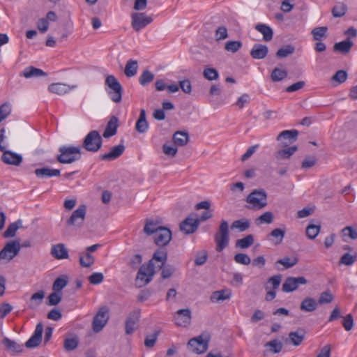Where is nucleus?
Segmentation results:
<instances>
[{
    "label": "nucleus",
    "mask_w": 357,
    "mask_h": 357,
    "mask_svg": "<svg viewBox=\"0 0 357 357\" xmlns=\"http://www.w3.org/2000/svg\"><path fill=\"white\" fill-rule=\"evenodd\" d=\"M59 151L56 160L61 164H71L81 158L80 146L64 145L59 147Z\"/></svg>",
    "instance_id": "f257e3e1"
},
{
    "label": "nucleus",
    "mask_w": 357,
    "mask_h": 357,
    "mask_svg": "<svg viewBox=\"0 0 357 357\" xmlns=\"http://www.w3.org/2000/svg\"><path fill=\"white\" fill-rule=\"evenodd\" d=\"M105 84L108 87L107 93L112 100L116 103L120 102L122 99L123 87L114 75L106 77Z\"/></svg>",
    "instance_id": "f03ea898"
},
{
    "label": "nucleus",
    "mask_w": 357,
    "mask_h": 357,
    "mask_svg": "<svg viewBox=\"0 0 357 357\" xmlns=\"http://www.w3.org/2000/svg\"><path fill=\"white\" fill-rule=\"evenodd\" d=\"M246 202L250 204V208L261 210L267 206V194L264 190H254L246 198Z\"/></svg>",
    "instance_id": "7ed1b4c3"
},
{
    "label": "nucleus",
    "mask_w": 357,
    "mask_h": 357,
    "mask_svg": "<svg viewBox=\"0 0 357 357\" xmlns=\"http://www.w3.org/2000/svg\"><path fill=\"white\" fill-rule=\"evenodd\" d=\"M21 245L17 241H10L6 243L0 251V264H7L13 259L20 252Z\"/></svg>",
    "instance_id": "20e7f679"
},
{
    "label": "nucleus",
    "mask_w": 357,
    "mask_h": 357,
    "mask_svg": "<svg viewBox=\"0 0 357 357\" xmlns=\"http://www.w3.org/2000/svg\"><path fill=\"white\" fill-rule=\"evenodd\" d=\"M214 239L218 252L222 251L229 244V225L226 220H222L221 221L218 231L214 236Z\"/></svg>",
    "instance_id": "39448f33"
},
{
    "label": "nucleus",
    "mask_w": 357,
    "mask_h": 357,
    "mask_svg": "<svg viewBox=\"0 0 357 357\" xmlns=\"http://www.w3.org/2000/svg\"><path fill=\"white\" fill-rule=\"evenodd\" d=\"M155 273V265L152 260H150L147 264H143L139 269L136 282L139 287L144 286L149 283Z\"/></svg>",
    "instance_id": "423d86ee"
},
{
    "label": "nucleus",
    "mask_w": 357,
    "mask_h": 357,
    "mask_svg": "<svg viewBox=\"0 0 357 357\" xmlns=\"http://www.w3.org/2000/svg\"><path fill=\"white\" fill-rule=\"evenodd\" d=\"M83 148L90 152H96L102 146V138L97 130L89 132L83 141Z\"/></svg>",
    "instance_id": "0eeeda50"
},
{
    "label": "nucleus",
    "mask_w": 357,
    "mask_h": 357,
    "mask_svg": "<svg viewBox=\"0 0 357 357\" xmlns=\"http://www.w3.org/2000/svg\"><path fill=\"white\" fill-rule=\"evenodd\" d=\"M152 22V17L147 15L145 13H132L131 14V26L137 32L145 28Z\"/></svg>",
    "instance_id": "6e6552de"
},
{
    "label": "nucleus",
    "mask_w": 357,
    "mask_h": 357,
    "mask_svg": "<svg viewBox=\"0 0 357 357\" xmlns=\"http://www.w3.org/2000/svg\"><path fill=\"white\" fill-rule=\"evenodd\" d=\"M108 319V309L106 307H100L93 318L92 324L93 331L96 333L101 331L107 323Z\"/></svg>",
    "instance_id": "1a4fd4ad"
},
{
    "label": "nucleus",
    "mask_w": 357,
    "mask_h": 357,
    "mask_svg": "<svg viewBox=\"0 0 357 357\" xmlns=\"http://www.w3.org/2000/svg\"><path fill=\"white\" fill-rule=\"evenodd\" d=\"M86 213V206L84 204L80 205L67 220V225L68 226L81 227L84 221Z\"/></svg>",
    "instance_id": "9d476101"
},
{
    "label": "nucleus",
    "mask_w": 357,
    "mask_h": 357,
    "mask_svg": "<svg viewBox=\"0 0 357 357\" xmlns=\"http://www.w3.org/2000/svg\"><path fill=\"white\" fill-rule=\"evenodd\" d=\"M307 283V280L304 277H288L282 284V289L284 292H292L298 289L300 285Z\"/></svg>",
    "instance_id": "9b49d317"
},
{
    "label": "nucleus",
    "mask_w": 357,
    "mask_h": 357,
    "mask_svg": "<svg viewBox=\"0 0 357 357\" xmlns=\"http://www.w3.org/2000/svg\"><path fill=\"white\" fill-rule=\"evenodd\" d=\"M188 346L192 352L203 354L207 350L208 342L206 340H203L202 337H198L191 339L188 342Z\"/></svg>",
    "instance_id": "f8f14e48"
},
{
    "label": "nucleus",
    "mask_w": 357,
    "mask_h": 357,
    "mask_svg": "<svg viewBox=\"0 0 357 357\" xmlns=\"http://www.w3.org/2000/svg\"><path fill=\"white\" fill-rule=\"evenodd\" d=\"M171 239L172 232L169 229L165 227L158 230V232L154 235V241L158 246L167 245Z\"/></svg>",
    "instance_id": "ddd939ff"
},
{
    "label": "nucleus",
    "mask_w": 357,
    "mask_h": 357,
    "mask_svg": "<svg viewBox=\"0 0 357 357\" xmlns=\"http://www.w3.org/2000/svg\"><path fill=\"white\" fill-rule=\"evenodd\" d=\"M174 321L177 326L185 327L190 324L191 311L190 309H181L176 311Z\"/></svg>",
    "instance_id": "4468645a"
},
{
    "label": "nucleus",
    "mask_w": 357,
    "mask_h": 357,
    "mask_svg": "<svg viewBox=\"0 0 357 357\" xmlns=\"http://www.w3.org/2000/svg\"><path fill=\"white\" fill-rule=\"evenodd\" d=\"M1 151L3 153L1 160L5 164L18 166L22 162V157L20 154L8 151L6 149Z\"/></svg>",
    "instance_id": "2eb2a0df"
},
{
    "label": "nucleus",
    "mask_w": 357,
    "mask_h": 357,
    "mask_svg": "<svg viewBox=\"0 0 357 357\" xmlns=\"http://www.w3.org/2000/svg\"><path fill=\"white\" fill-rule=\"evenodd\" d=\"M140 312L139 310L131 312L127 317L125 323L126 333L130 335L134 333L136 328V324L139 319Z\"/></svg>",
    "instance_id": "dca6fc26"
},
{
    "label": "nucleus",
    "mask_w": 357,
    "mask_h": 357,
    "mask_svg": "<svg viewBox=\"0 0 357 357\" xmlns=\"http://www.w3.org/2000/svg\"><path fill=\"white\" fill-rule=\"evenodd\" d=\"M43 331V324L41 323H38L36 325V327L33 334L26 342L25 346L27 348H34V347L38 346L42 340Z\"/></svg>",
    "instance_id": "f3484780"
},
{
    "label": "nucleus",
    "mask_w": 357,
    "mask_h": 357,
    "mask_svg": "<svg viewBox=\"0 0 357 357\" xmlns=\"http://www.w3.org/2000/svg\"><path fill=\"white\" fill-rule=\"evenodd\" d=\"M199 224L197 219L187 218L180 224V229L186 234H190L197 229Z\"/></svg>",
    "instance_id": "a211bd4d"
},
{
    "label": "nucleus",
    "mask_w": 357,
    "mask_h": 357,
    "mask_svg": "<svg viewBox=\"0 0 357 357\" xmlns=\"http://www.w3.org/2000/svg\"><path fill=\"white\" fill-rule=\"evenodd\" d=\"M75 88H77L76 85L70 86L63 83H53L48 86V90L51 93L62 96Z\"/></svg>",
    "instance_id": "6ab92c4d"
},
{
    "label": "nucleus",
    "mask_w": 357,
    "mask_h": 357,
    "mask_svg": "<svg viewBox=\"0 0 357 357\" xmlns=\"http://www.w3.org/2000/svg\"><path fill=\"white\" fill-rule=\"evenodd\" d=\"M51 255L56 259H64L68 258V251L63 243H58L52 245Z\"/></svg>",
    "instance_id": "aec40b11"
},
{
    "label": "nucleus",
    "mask_w": 357,
    "mask_h": 357,
    "mask_svg": "<svg viewBox=\"0 0 357 357\" xmlns=\"http://www.w3.org/2000/svg\"><path fill=\"white\" fill-rule=\"evenodd\" d=\"M124 150V145L119 144L118 146L111 148L109 153L102 155L100 158L103 160L112 161L120 157L123 154Z\"/></svg>",
    "instance_id": "412c9836"
},
{
    "label": "nucleus",
    "mask_w": 357,
    "mask_h": 357,
    "mask_svg": "<svg viewBox=\"0 0 357 357\" xmlns=\"http://www.w3.org/2000/svg\"><path fill=\"white\" fill-rule=\"evenodd\" d=\"M119 119L116 116H112L108 121L105 130L102 134L105 138H109L116 133L119 126Z\"/></svg>",
    "instance_id": "4be33fe9"
},
{
    "label": "nucleus",
    "mask_w": 357,
    "mask_h": 357,
    "mask_svg": "<svg viewBox=\"0 0 357 357\" xmlns=\"http://www.w3.org/2000/svg\"><path fill=\"white\" fill-rule=\"evenodd\" d=\"M231 297V291L229 289H225L213 292L210 299L213 303H218L229 300Z\"/></svg>",
    "instance_id": "5701e85b"
},
{
    "label": "nucleus",
    "mask_w": 357,
    "mask_h": 357,
    "mask_svg": "<svg viewBox=\"0 0 357 357\" xmlns=\"http://www.w3.org/2000/svg\"><path fill=\"white\" fill-rule=\"evenodd\" d=\"M268 47L262 44H255L251 50L250 55L255 59H261L266 56Z\"/></svg>",
    "instance_id": "b1692460"
},
{
    "label": "nucleus",
    "mask_w": 357,
    "mask_h": 357,
    "mask_svg": "<svg viewBox=\"0 0 357 357\" xmlns=\"http://www.w3.org/2000/svg\"><path fill=\"white\" fill-rule=\"evenodd\" d=\"M162 228V227L160 225V222L158 221L146 219L143 231L148 236L155 235L158 232V230Z\"/></svg>",
    "instance_id": "393cba45"
},
{
    "label": "nucleus",
    "mask_w": 357,
    "mask_h": 357,
    "mask_svg": "<svg viewBox=\"0 0 357 357\" xmlns=\"http://www.w3.org/2000/svg\"><path fill=\"white\" fill-rule=\"evenodd\" d=\"M136 130L139 133H145L149 129V123L146 119L144 109H141L139 116L135 125Z\"/></svg>",
    "instance_id": "a878e982"
},
{
    "label": "nucleus",
    "mask_w": 357,
    "mask_h": 357,
    "mask_svg": "<svg viewBox=\"0 0 357 357\" xmlns=\"http://www.w3.org/2000/svg\"><path fill=\"white\" fill-rule=\"evenodd\" d=\"M34 173L36 176L38 178H48L60 176L59 169H50L48 167L36 169L34 171Z\"/></svg>",
    "instance_id": "bb28decb"
},
{
    "label": "nucleus",
    "mask_w": 357,
    "mask_h": 357,
    "mask_svg": "<svg viewBox=\"0 0 357 357\" xmlns=\"http://www.w3.org/2000/svg\"><path fill=\"white\" fill-rule=\"evenodd\" d=\"M311 34L313 40L316 41H322L328 37V27L327 26H317L314 28Z\"/></svg>",
    "instance_id": "cd10ccee"
},
{
    "label": "nucleus",
    "mask_w": 357,
    "mask_h": 357,
    "mask_svg": "<svg viewBox=\"0 0 357 357\" xmlns=\"http://www.w3.org/2000/svg\"><path fill=\"white\" fill-rule=\"evenodd\" d=\"M353 45V42L349 38H347L345 40L336 43L333 46V50L335 52L347 54L350 52Z\"/></svg>",
    "instance_id": "c85d7f7f"
},
{
    "label": "nucleus",
    "mask_w": 357,
    "mask_h": 357,
    "mask_svg": "<svg viewBox=\"0 0 357 357\" xmlns=\"http://www.w3.org/2000/svg\"><path fill=\"white\" fill-rule=\"evenodd\" d=\"M44 298L45 292L43 290L33 294L30 298L29 307L33 310L37 308L42 303Z\"/></svg>",
    "instance_id": "c756f323"
},
{
    "label": "nucleus",
    "mask_w": 357,
    "mask_h": 357,
    "mask_svg": "<svg viewBox=\"0 0 357 357\" xmlns=\"http://www.w3.org/2000/svg\"><path fill=\"white\" fill-rule=\"evenodd\" d=\"M22 75L25 78L38 77L41 76H46L47 73L39 68L33 66L26 68L22 73Z\"/></svg>",
    "instance_id": "7c9ffc66"
},
{
    "label": "nucleus",
    "mask_w": 357,
    "mask_h": 357,
    "mask_svg": "<svg viewBox=\"0 0 357 357\" xmlns=\"http://www.w3.org/2000/svg\"><path fill=\"white\" fill-rule=\"evenodd\" d=\"M173 141L176 146H183L189 141V135L187 132L176 131L173 135Z\"/></svg>",
    "instance_id": "2f4dec72"
},
{
    "label": "nucleus",
    "mask_w": 357,
    "mask_h": 357,
    "mask_svg": "<svg viewBox=\"0 0 357 357\" xmlns=\"http://www.w3.org/2000/svg\"><path fill=\"white\" fill-rule=\"evenodd\" d=\"M317 307V302L315 299L310 297L305 298L301 303L300 308L302 311L311 312Z\"/></svg>",
    "instance_id": "473e14b6"
},
{
    "label": "nucleus",
    "mask_w": 357,
    "mask_h": 357,
    "mask_svg": "<svg viewBox=\"0 0 357 357\" xmlns=\"http://www.w3.org/2000/svg\"><path fill=\"white\" fill-rule=\"evenodd\" d=\"M255 29L263 35V38L265 41H270L272 40L273 32L270 26L264 24H257L255 26Z\"/></svg>",
    "instance_id": "72a5a7b5"
},
{
    "label": "nucleus",
    "mask_w": 357,
    "mask_h": 357,
    "mask_svg": "<svg viewBox=\"0 0 357 357\" xmlns=\"http://www.w3.org/2000/svg\"><path fill=\"white\" fill-rule=\"evenodd\" d=\"M298 132L296 130H284L281 132L277 137L278 141L282 139H289V142L291 143L297 139Z\"/></svg>",
    "instance_id": "f704fd0d"
},
{
    "label": "nucleus",
    "mask_w": 357,
    "mask_h": 357,
    "mask_svg": "<svg viewBox=\"0 0 357 357\" xmlns=\"http://www.w3.org/2000/svg\"><path fill=\"white\" fill-rule=\"evenodd\" d=\"M137 61L136 60L130 59L125 66L124 73L128 77H133L137 74Z\"/></svg>",
    "instance_id": "c9c22d12"
},
{
    "label": "nucleus",
    "mask_w": 357,
    "mask_h": 357,
    "mask_svg": "<svg viewBox=\"0 0 357 357\" xmlns=\"http://www.w3.org/2000/svg\"><path fill=\"white\" fill-rule=\"evenodd\" d=\"M3 344L10 351L15 353H20L23 350V346L18 344L17 342L11 340L8 337H5L3 340Z\"/></svg>",
    "instance_id": "e433bc0d"
},
{
    "label": "nucleus",
    "mask_w": 357,
    "mask_h": 357,
    "mask_svg": "<svg viewBox=\"0 0 357 357\" xmlns=\"http://www.w3.org/2000/svg\"><path fill=\"white\" fill-rule=\"evenodd\" d=\"M297 150V146H293L284 149L279 150L275 153V158L278 160L289 158Z\"/></svg>",
    "instance_id": "4c0bfd02"
},
{
    "label": "nucleus",
    "mask_w": 357,
    "mask_h": 357,
    "mask_svg": "<svg viewBox=\"0 0 357 357\" xmlns=\"http://www.w3.org/2000/svg\"><path fill=\"white\" fill-rule=\"evenodd\" d=\"M289 337L294 346H298L304 340L305 333L302 330L291 332L289 334Z\"/></svg>",
    "instance_id": "58836bf2"
},
{
    "label": "nucleus",
    "mask_w": 357,
    "mask_h": 357,
    "mask_svg": "<svg viewBox=\"0 0 357 357\" xmlns=\"http://www.w3.org/2000/svg\"><path fill=\"white\" fill-rule=\"evenodd\" d=\"M94 261V257L86 251L84 254L79 255V264L82 267L89 268L93 264Z\"/></svg>",
    "instance_id": "ea45409f"
},
{
    "label": "nucleus",
    "mask_w": 357,
    "mask_h": 357,
    "mask_svg": "<svg viewBox=\"0 0 357 357\" xmlns=\"http://www.w3.org/2000/svg\"><path fill=\"white\" fill-rule=\"evenodd\" d=\"M79 344V339L77 336L75 335L71 337H66L63 342V348L67 351H71L75 350Z\"/></svg>",
    "instance_id": "a19ab883"
},
{
    "label": "nucleus",
    "mask_w": 357,
    "mask_h": 357,
    "mask_svg": "<svg viewBox=\"0 0 357 357\" xmlns=\"http://www.w3.org/2000/svg\"><path fill=\"white\" fill-rule=\"evenodd\" d=\"M285 235V231L280 228L273 229L269 236L273 238V243L275 245H278L282 243Z\"/></svg>",
    "instance_id": "79ce46f5"
},
{
    "label": "nucleus",
    "mask_w": 357,
    "mask_h": 357,
    "mask_svg": "<svg viewBox=\"0 0 357 357\" xmlns=\"http://www.w3.org/2000/svg\"><path fill=\"white\" fill-rule=\"evenodd\" d=\"M295 52V47L292 45H287L280 48L276 52V56L278 58H285L291 55Z\"/></svg>",
    "instance_id": "37998d69"
},
{
    "label": "nucleus",
    "mask_w": 357,
    "mask_h": 357,
    "mask_svg": "<svg viewBox=\"0 0 357 357\" xmlns=\"http://www.w3.org/2000/svg\"><path fill=\"white\" fill-rule=\"evenodd\" d=\"M68 284V277L66 275H63L57 278L52 286V289L54 291H61Z\"/></svg>",
    "instance_id": "c03bdc74"
},
{
    "label": "nucleus",
    "mask_w": 357,
    "mask_h": 357,
    "mask_svg": "<svg viewBox=\"0 0 357 357\" xmlns=\"http://www.w3.org/2000/svg\"><path fill=\"white\" fill-rule=\"evenodd\" d=\"M281 275H275L271 277L267 281V283L265 286V289L268 290L270 288L269 285H271L272 289L276 291V289L279 287L281 283Z\"/></svg>",
    "instance_id": "a18cd8bd"
},
{
    "label": "nucleus",
    "mask_w": 357,
    "mask_h": 357,
    "mask_svg": "<svg viewBox=\"0 0 357 357\" xmlns=\"http://www.w3.org/2000/svg\"><path fill=\"white\" fill-rule=\"evenodd\" d=\"M154 79V75L148 70L142 72L139 77V82L142 86H146Z\"/></svg>",
    "instance_id": "49530a36"
},
{
    "label": "nucleus",
    "mask_w": 357,
    "mask_h": 357,
    "mask_svg": "<svg viewBox=\"0 0 357 357\" xmlns=\"http://www.w3.org/2000/svg\"><path fill=\"white\" fill-rule=\"evenodd\" d=\"M254 243V238L252 235H248L245 237L236 241V246L242 249H245L251 246Z\"/></svg>",
    "instance_id": "de8ad7c7"
},
{
    "label": "nucleus",
    "mask_w": 357,
    "mask_h": 357,
    "mask_svg": "<svg viewBox=\"0 0 357 357\" xmlns=\"http://www.w3.org/2000/svg\"><path fill=\"white\" fill-rule=\"evenodd\" d=\"M250 221L247 219H241L234 221L231 225L232 229H237L240 231H244L250 227Z\"/></svg>",
    "instance_id": "09e8293b"
},
{
    "label": "nucleus",
    "mask_w": 357,
    "mask_h": 357,
    "mask_svg": "<svg viewBox=\"0 0 357 357\" xmlns=\"http://www.w3.org/2000/svg\"><path fill=\"white\" fill-rule=\"evenodd\" d=\"M287 76V72L285 70H282L275 68L271 73V77L273 82H280Z\"/></svg>",
    "instance_id": "8fccbe9b"
},
{
    "label": "nucleus",
    "mask_w": 357,
    "mask_h": 357,
    "mask_svg": "<svg viewBox=\"0 0 357 357\" xmlns=\"http://www.w3.org/2000/svg\"><path fill=\"white\" fill-rule=\"evenodd\" d=\"M347 10V6L343 3H339L332 9V14L334 17H341L344 16Z\"/></svg>",
    "instance_id": "3c124183"
},
{
    "label": "nucleus",
    "mask_w": 357,
    "mask_h": 357,
    "mask_svg": "<svg viewBox=\"0 0 357 357\" xmlns=\"http://www.w3.org/2000/svg\"><path fill=\"white\" fill-rule=\"evenodd\" d=\"M273 220V214L271 211H266L256 219L257 225L271 224Z\"/></svg>",
    "instance_id": "603ef678"
},
{
    "label": "nucleus",
    "mask_w": 357,
    "mask_h": 357,
    "mask_svg": "<svg viewBox=\"0 0 357 357\" xmlns=\"http://www.w3.org/2000/svg\"><path fill=\"white\" fill-rule=\"evenodd\" d=\"M203 76L209 81L216 80L219 77L217 70L213 68H205L203 71Z\"/></svg>",
    "instance_id": "864d4df0"
},
{
    "label": "nucleus",
    "mask_w": 357,
    "mask_h": 357,
    "mask_svg": "<svg viewBox=\"0 0 357 357\" xmlns=\"http://www.w3.org/2000/svg\"><path fill=\"white\" fill-rule=\"evenodd\" d=\"M167 259V253L165 249H158L157 250L153 256L152 261L155 260L157 261L161 262L162 266L166 262Z\"/></svg>",
    "instance_id": "5fc2aeb1"
},
{
    "label": "nucleus",
    "mask_w": 357,
    "mask_h": 357,
    "mask_svg": "<svg viewBox=\"0 0 357 357\" xmlns=\"http://www.w3.org/2000/svg\"><path fill=\"white\" fill-rule=\"evenodd\" d=\"M321 226L310 224L306 228V235L310 239H314L319 234Z\"/></svg>",
    "instance_id": "6e6d98bb"
},
{
    "label": "nucleus",
    "mask_w": 357,
    "mask_h": 357,
    "mask_svg": "<svg viewBox=\"0 0 357 357\" xmlns=\"http://www.w3.org/2000/svg\"><path fill=\"white\" fill-rule=\"evenodd\" d=\"M11 105L5 102L0 105V123L6 119L11 113Z\"/></svg>",
    "instance_id": "4d7b16f0"
},
{
    "label": "nucleus",
    "mask_w": 357,
    "mask_h": 357,
    "mask_svg": "<svg viewBox=\"0 0 357 357\" xmlns=\"http://www.w3.org/2000/svg\"><path fill=\"white\" fill-rule=\"evenodd\" d=\"M266 347L273 353H279L282 349V344L280 341L274 340L266 344Z\"/></svg>",
    "instance_id": "13d9d810"
},
{
    "label": "nucleus",
    "mask_w": 357,
    "mask_h": 357,
    "mask_svg": "<svg viewBox=\"0 0 357 357\" xmlns=\"http://www.w3.org/2000/svg\"><path fill=\"white\" fill-rule=\"evenodd\" d=\"M159 331H156L153 333L147 335L144 340V345L146 347L152 348L158 339Z\"/></svg>",
    "instance_id": "bf43d9fd"
},
{
    "label": "nucleus",
    "mask_w": 357,
    "mask_h": 357,
    "mask_svg": "<svg viewBox=\"0 0 357 357\" xmlns=\"http://www.w3.org/2000/svg\"><path fill=\"white\" fill-rule=\"evenodd\" d=\"M356 255H352L349 253H345L341 257L340 264L346 266H351L356 261Z\"/></svg>",
    "instance_id": "052dcab7"
},
{
    "label": "nucleus",
    "mask_w": 357,
    "mask_h": 357,
    "mask_svg": "<svg viewBox=\"0 0 357 357\" xmlns=\"http://www.w3.org/2000/svg\"><path fill=\"white\" fill-rule=\"evenodd\" d=\"M242 47V43L237 40H229L226 43L225 49L233 53L237 52Z\"/></svg>",
    "instance_id": "680f3d73"
},
{
    "label": "nucleus",
    "mask_w": 357,
    "mask_h": 357,
    "mask_svg": "<svg viewBox=\"0 0 357 357\" xmlns=\"http://www.w3.org/2000/svg\"><path fill=\"white\" fill-rule=\"evenodd\" d=\"M297 262L298 260L296 258L291 259L288 257H286L282 259H278L276 261V264H279L283 265L285 268H289L296 265Z\"/></svg>",
    "instance_id": "e2e57ef3"
},
{
    "label": "nucleus",
    "mask_w": 357,
    "mask_h": 357,
    "mask_svg": "<svg viewBox=\"0 0 357 357\" xmlns=\"http://www.w3.org/2000/svg\"><path fill=\"white\" fill-rule=\"evenodd\" d=\"M234 261L240 264L248 265L251 262V259L248 255L244 253H238L234 256Z\"/></svg>",
    "instance_id": "0e129e2a"
},
{
    "label": "nucleus",
    "mask_w": 357,
    "mask_h": 357,
    "mask_svg": "<svg viewBox=\"0 0 357 357\" xmlns=\"http://www.w3.org/2000/svg\"><path fill=\"white\" fill-rule=\"evenodd\" d=\"M47 298L49 305H56L59 303L61 300V293L54 291L50 294Z\"/></svg>",
    "instance_id": "69168bd1"
},
{
    "label": "nucleus",
    "mask_w": 357,
    "mask_h": 357,
    "mask_svg": "<svg viewBox=\"0 0 357 357\" xmlns=\"http://www.w3.org/2000/svg\"><path fill=\"white\" fill-rule=\"evenodd\" d=\"M104 279V276L101 273H93L89 277V281L92 284H100Z\"/></svg>",
    "instance_id": "338daca9"
},
{
    "label": "nucleus",
    "mask_w": 357,
    "mask_h": 357,
    "mask_svg": "<svg viewBox=\"0 0 357 357\" xmlns=\"http://www.w3.org/2000/svg\"><path fill=\"white\" fill-rule=\"evenodd\" d=\"M207 252L205 250H202L199 252L195 260V263L197 266H202L206 261L207 259Z\"/></svg>",
    "instance_id": "774afa93"
}]
</instances>
